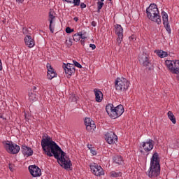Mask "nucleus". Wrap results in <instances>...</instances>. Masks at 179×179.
I'll return each instance as SVG.
<instances>
[{"mask_svg":"<svg viewBox=\"0 0 179 179\" xmlns=\"http://www.w3.org/2000/svg\"><path fill=\"white\" fill-rule=\"evenodd\" d=\"M41 145L46 156L49 157L54 156L61 167H63L65 170L71 169L72 162H71L69 157H66V153L50 136L43 138L41 141Z\"/></svg>","mask_w":179,"mask_h":179,"instance_id":"obj_1","label":"nucleus"},{"mask_svg":"<svg viewBox=\"0 0 179 179\" xmlns=\"http://www.w3.org/2000/svg\"><path fill=\"white\" fill-rule=\"evenodd\" d=\"M146 13L148 18L151 20V22H155L157 24H162V17L160 16L157 5L151 3L149 7L146 8Z\"/></svg>","mask_w":179,"mask_h":179,"instance_id":"obj_2","label":"nucleus"},{"mask_svg":"<svg viewBox=\"0 0 179 179\" xmlns=\"http://www.w3.org/2000/svg\"><path fill=\"white\" fill-rule=\"evenodd\" d=\"M131 83L125 78H117L115 81V87L117 92H127Z\"/></svg>","mask_w":179,"mask_h":179,"instance_id":"obj_3","label":"nucleus"},{"mask_svg":"<svg viewBox=\"0 0 179 179\" xmlns=\"http://www.w3.org/2000/svg\"><path fill=\"white\" fill-rule=\"evenodd\" d=\"M167 69L171 73L178 75L179 73V60H166L165 61Z\"/></svg>","mask_w":179,"mask_h":179,"instance_id":"obj_4","label":"nucleus"},{"mask_svg":"<svg viewBox=\"0 0 179 179\" xmlns=\"http://www.w3.org/2000/svg\"><path fill=\"white\" fill-rule=\"evenodd\" d=\"M4 147L8 153L10 155H17L20 151V147L12 141H7L4 144Z\"/></svg>","mask_w":179,"mask_h":179,"instance_id":"obj_5","label":"nucleus"},{"mask_svg":"<svg viewBox=\"0 0 179 179\" xmlns=\"http://www.w3.org/2000/svg\"><path fill=\"white\" fill-rule=\"evenodd\" d=\"M148 176L150 178H156L160 176V166L150 165Z\"/></svg>","mask_w":179,"mask_h":179,"instance_id":"obj_6","label":"nucleus"},{"mask_svg":"<svg viewBox=\"0 0 179 179\" xmlns=\"http://www.w3.org/2000/svg\"><path fill=\"white\" fill-rule=\"evenodd\" d=\"M90 168L92 174H94V176H96L97 177L104 176V170H103V168H101V166H99V164L92 163L90 165Z\"/></svg>","mask_w":179,"mask_h":179,"instance_id":"obj_7","label":"nucleus"},{"mask_svg":"<svg viewBox=\"0 0 179 179\" xmlns=\"http://www.w3.org/2000/svg\"><path fill=\"white\" fill-rule=\"evenodd\" d=\"M141 149H143L147 153L150 152L155 148V141L148 139L145 142H142L140 145Z\"/></svg>","mask_w":179,"mask_h":179,"instance_id":"obj_8","label":"nucleus"},{"mask_svg":"<svg viewBox=\"0 0 179 179\" xmlns=\"http://www.w3.org/2000/svg\"><path fill=\"white\" fill-rule=\"evenodd\" d=\"M124 106L122 105H118L116 107H114L113 111L111 115V118L115 120V118H118V117H121L122 114H124Z\"/></svg>","mask_w":179,"mask_h":179,"instance_id":"obj_9","label":"nucleus"},{"mask_svg":"<svg viewBox=\"0 0 179 179\" xmlns=\"http://www.w3.org/2000/svg\"><path fill=\"white\" fill-rule=\"evenodd\" d=\"M106 141L109 145H114L115 142H117L118 137L113 131H108L106 134Z\"/></svg>","mask_w":179,"mask_h":179,"instance_id":"obj_10","label":"nucleus"},{"mask_svg":"<svg viewBox=\"0 0 179 179\" xmlns=\"http://www.w3.org/2000/svg\"><path fill=\"white\" fill-rule=\"evenodd\" d=\"M86 129L88 132H93L96 129V123L92 119L87 117L85 120Z\"/></svg>","mask_w":179,"mask_h":179,"instance_id":"obj_11","label":"nucleus"},{"mask_svg":"<svg viewBox=\"0 0 179 179\" xmlns=\"http://www.w3.org/2000/svg\"><path fill=\"white\" fill-rule=\"evenodd\" d=\"M29 171L32 177H40L41 176V169L36 165H30Z\"/></svg>","mask_w":179,"mask_h":179,"instance_id":"obj_12","label":"nucleus"},{"mask_svg":"<svg viewBox=\"0 0 179 179\" xmlns=\"http://www.w3.org/2000/svg\"><path fill=\"white\" fill-rule=\"evenodd\" d=\"M139 62H141L143 66H145V68H149L151 65L149 61V55H146V53H143L139 56Z\"/></svg>","mask_w":179,"mask_h":179,"instance_id":"obj_13","label":"nucleus"},{"mask_svg":"<svg viewBox=\"0 0 179 179\" xmlns=\"http://www.w3.org/2000/svg\"><path fill=\"white\" fill-rule=\"evenodd\" d=\"M63 68L64 69L65 73L69 76H72V73H75V65L73 64H64Z\"/></svg>","mask_w":179,"mask_h":179,"instance_id":"obj_14","label":"nucleus"},{"mask_svg":"<svg viewBox=\"0 0 179 179\" xmlns=\"http://www.w3.org/2000/svg\"><path fill=\"white\" fill-rule=\"evenodd\" d=\"M150 165L160 166V158L159 157V153L155 152L151 159Z\"/></svg>","mask_w":179,"mask_h":179,"instance_id":"obj_15","label":"nucleus"},{"mask_svg":"<svg viewBox=\"0 0 179 179\" xmlns=\"http://www.w3.org/2000/svg\"><path fill=\"white\" fill-rule=\"evenodd\" d=\"M47 69H48V75H47L48 79H50L51 80V79H54V78H57V73L52 69V66H51L50 64H47Z\"/></svg>","mask_w":179,"mask_h":179,"instance_id":"obj_16","label":"nucleus"},{"mask_svg":"<svg viewBox=\"0 0 179 179\" xmlns=\"http://www.w3.org/2000/svg\"><path fill=\"white\" fill-rule=\"evenodd\" d=\"M49 29L51 33H54V29L55 27V15H52L51 12L49 13Z\"/></svg>","mask_w":179,"mask_h":179,"instance_id":"obj_17","label":"nucleus"},{"mask_svg":"<svg viewBox=\"0 0 179 179\" xmlns=\"http://www.w3.org/2000/svg\"><path fill=\"white\" fill-rule=\"evenodd\" d=\"M24 43L29 48H33L34 45H36V43L34 42V39L31 38V36L27 35L24 38Z\"/></svg>","mask_w":179,"mask_h":179,"instance_id":"obj_18","label":"nucleus"},{"mask_svg":"<svg viewBox=\"0 0 179 179\" xmlns=\"http://www.w3.org/2000/svg\"><path fill=\"white\" fill-rule=\"evenodd\" d=\"M21 149L24 156H27V157H29V156H33V150H31V148H30L29 147L22 145Z\"/></svg>","mask_w":179,"mask_h":179,"instance_id":"obj_19","label":"nucleus"},{"mask_svg":"<svg viewBox=\"0 0 179 179\" xmlns=\"http://www.w3.org/2000/svg\"><path fill=\"white\" fill-rule=\"evenodd\" d=\"M94 93L95 94V100L97 103H101L103 101V92L99 89H94Z\"/></svg>","mask_w":179,"mask_h":179,"instance_id":"obj_20","label":"nucleus"},{"mask_svg":"<svg viewBox=\"0 0 179 179\" xmlns=\"http://www.w3.org/2000/svg\"><path fill=\"white\" fill-rule=\"evenodd\" d=\"M115 32L117 36H124V29L120 24H116Z\"/></svg>","mask_w":179,"mask_h":179,"instance_id":"obj_21","label":"nucleus"},{"mask_svg":"<svg viewBox=\"0 0 179 179\" xmlns=\"http://www.w3.org/2000/svg\"><path fill=\"white\" fill-rule=\"evenodd\" d=\"M106 110L107 114L111 118V115L113 114V111H114V105H113L111 103H109V104L106 105Z\"/></svg>","mask_w":179,"mask_h":179,"instance_id":"obj_22","label":"nucleus"},{"mask_svg":"<svg viewBox=\"0 0 179 179\" xmlns=\"http://www.w3.org/2000/svg\"><path fill=\"white\" fill-rule=\"evenodd\" d=\"M169 146L172 149H179V140L174 139L171 142L169 143Z\"/></svg>","mask_w":179,"mask_h":179,"instance_id":"obj_23","label":"nucleus"},{"mask_svg":"<svg viewBox=\"0 0 179 179\" xmlns=\"http://www.w3.org/2000/svg\"><path fill=\"white\" fill-rule=\"evenodd\" d=\"M113 160L114 163H116V164H122L124 163V160L122 159V157L120 155H116L113 157Z\"/></svg>","mask_w":179,"mask_h":179,"instance_id":"obj_24","label":"nucleus"},{"mask_svg":"<svg viewBox=\"0 0 179 179\" xmlns=\"http://www.w3.org/2000/svg\"><path fill=\"white\" fill-rule=\"evenodd\" d=\"M168 118L171 121L173 124H176L177 121L176 120V117L174 116V114L171 111H169L167 113Z\"/></svg>","mask_w":179,"mask_h":179,"instance_id":"obj_25","label":"nucleus"},{"mask_svg":"<svg viewBox=\"0 0 179 179\" xmlns=\"http://www.w3.org/2000/svg\"><path fill=\"white\" fill-rule=\"evenodd\" d=\"M157 55H158V57H159V58H166V57H167V55H169V54H167L166 52H164L163 50H156L155 51Z\"/></svg>","mask_w":179,"mask_h":179,"instance_id":"obj_26","label":"nucleus"},{"mask_svg":"<svg viewBox=\"0 0 179 179\" xmlns=\"http://www.w3.org/2000/svg\"><path fill=\"white\" fill-rule=\"evenodd\" d=\"M29 101H37V100H38L37 94H36V93H34V92L29 93Z\"/></svg>","mask_w":179,"mask_h":179,"instance_id":"obj_27","label":"nucleus"},{"mask_svg":"<svg viewBox=\"0 0 179 179\" xmlns=\"http://www.w3.org/2000/svg\"><path fill=\"white\" fill-rule=\"evenodd\" d=\"M162 16L163 24L169 23V15L167 14V13L162 11Z\"/></svg>","mask_w":179,"mask_h":179,"instance_id":"obj_28","label":"nucleus"},{"mask_svg":"<svg viewBox=\"0 0 179 179\" xmlns=\"http://www.w3.org/2000/svg\"><path fill=\"white\" fill-rule=\"evenodd\" d=\"M110 177H113V178H117V177H121V172L112 171L110 173Z\"/></svg>","mask_w":179,"mask_h":179,"instance_id":"obj_29","label":"nucleus"},{"mask_svg":"<svg viewBox=\"0 0 179 179\" xmlns=\"http://www.w3.org/2000/svg\"><path fill=\"white\" fill-rule=\"evenodd\" d=\"M73 38L74 41L78 43L81 38H82V32L80 33H76L73 36Z\"/></svg>","mask_w":179,"mask_h":179,"instance_id":"obj_30","label":"nucleus"},{"mask_svg":"<svg viewBox=\"0 0 179 179\" xmlns=\"http://www.w3.org/2000/svg\"><path fill=\"white\" fill-rule=\"evenodd\" d=\"M164 27L166 29L167 33L169 34H171V27H170V23L169 22H166V23H164Z\"/></svg>","mask_w":179,"mask_h":179,"instance_id":"obj_31","label":"nucleus"},{"mask_svg":"<svg viewBox=\"0 0 179 179\" xmlns=\"http://www.w3.org/2000/svg\"><path fill=\"white\" fill-rule=\"evenodd\" d=\"M66 45L69 48L70 47H72V38H69V39H66L65 41Z\"/></svg>","mask_w":179,"mask_h":179,"instance_id":"obj_32","label":"nucleus"},{"mask_svg":"<svg viewBox=\"0 0 179 179\" xmlns=\"http://www.w3.org/2000/svg\"><path fill=\"white\" fill-rule=\"evenodd\" d=\"M122 38H124V35L117 36V41L118 45H120V44L122 43Z\"/></svg>","mask_w":179,"mask_h":179,"instance_id":"obj_33","label":"nucleus"},{"mask_svg":"<svg viewBox=\"0 0 179 179\" xmlns=\"http://www.w3.org/2000/svg\"><path fill=\"white\" fill-rule=\"evenodd\" d=\"M78 100V98H76V96H75L74 94L70 95V97H69V101H73V102H75Z\"/></svg>","mask_w":179,"mask_h":179,"instance_id":"obj_34","label":"nucleus"},{"mask_svg":"<svg viewBox=\"0 0 179 179\" xmlns=\"http://www.w3.org/2000/svg\"><path fill=\"white\" fill-rule=\"evenodd\" d=\"M104 5V3L99 1L97 3V9L99 10V12H100V10H101V8H103V6Z\"/></svg>","mask_w":179,"mask_h":179,"instance_id":"obj_35","label":"nucleus"},{"mask_svg":"<svg viewBox=\"0 0 179 179\" xmlns=\"http://www.w3.org/2000/svg\"><path fill=\"white\" fill-rule=\"evenodd\" d=\"M71 3H73L74 6H79L80 5V0H73Z\"/></svg>","mask_w":179,"mask_h":179,"instance_id":"obj_36","label":"nucleus"},{"mask_svg":"<svg viewBox=\"0 0 179 179\" xmlns=\"http://www.w3.org/2000/svg\"><path fill=\"white\" fill-rule=\"evenodd\" d=\"M74 67L76 66L77 68H82V66L79 64V62L76 61H73Z\"/></svg>","mask_w":179,"mask_h":179,"instance_id":"obj_37","label":"nucleus"},{"mask_svg":"<svg viewBox=\"0 0 179 179\" xmlns=\"http://www.w3.org/2000/svg\"><path fill=\"white\" fill-rule=\"evenodd\" d=\"M73 31V29H71V27H68L66 28V33L71 34Z\"/></svg>","mask_w":179,"mask_h":179,"instance_id":"obj_38","label":"nucleus"},{"mask_svg":"<svg viewBox=\"0 0 179 179\" xmlns=\"http://www.w3.org/2000/svg\"><path fill=\"white\" fill-rule=\"evenodd\" d=\"M90 150V153H92L93 156H96V155H97V152H96V150H94V147Z\"/></svg>","mask_w":179,"mask_h":179,"instance_id":"obj_39","label":"nucleus"},{"mask_svg":"<svg viewBox=\"0 0 179 179\" xmlns=\"http://www.w3.org/2000/svg\"><path fill=\"white\" fill-rule=\"evenodd\" d=\"M8 169L11 171H13V170H15V166L11 164H8Z\"/></svg>","mask_w":179,"mask_h":179,"instance_id":"obj_40","label":"nucleus"},{"mask_svg":"<svg viewBox=\"0 0 179 179\" xmlns=\"http://www.w3.org/2000/svg\"><path fill=\"white\" fill-rule=\"evenodd\" d=\"M80 6L81 9H85V8H86V4H85V3H81Z\"/></svg>","mask_w":179,"mask_h":179,"instance_id":"obj_41","label":"nucleus"},{"mask_svg":"<svg viewBox=\"0 0 179 179\" xmlns=\"http://www.w3.org/2000/svg\"><path fill=\"white\" fill-rule=\"evenodd\" d=\"M91 25L93 27H96V26H97V22H96V21H92L91 22Z\"/></svg>","mask_w":179,"mask_h":179,"instance_id":"obj_42","label":"nucleus"},{"mask_svg":"<svg viewBox=\"0 0 179 179\" xmlns=\"http://www.w3.org/2000/svg\"><path fill=\"white\" fill-rule=\"evenodd\" d=\"M90 48H92V50H96V45L94 44H90Z\"/></svg>","mask_w":179,"mask_h":179,"instance_id":"obj_43","label":"nucleus"},{"mask_svg":"<svg viewBox=\"0 0 179 179\" xmlns=\"http://www.w3.org/2000/svg\"><path fill=\"white\" fill-rule=\"evenodd\" d=\"M87 37L83 36V34H82L81 33V40H86Z\"/></svg>","mask_w":179,"mask_h":179,"instance_id":"obj_44","label":"nucleus"},{"mask_svg":"<svg viewBox=\"0 0 179 179\" xmlns=\"http://www.w3.org/2000/svg\"><path fill=\"white\" fill-rule=\"evenodd\" d=\"M62 1H65V2H67L68 3H72V1L73 0H62Z\"/></svg>","mask_w":179,"mask_h":179,"instance_id":"obj_45","label":"nucleus"},{"mask_svg":"<svg viewBox=\"0 0 179 179\" xmlns=\"http://www.w3.org/2000/svg\"><path fill=\"white\" fill-rule=\"evenodd\" d=\"M87 148H88V149L90 150L91 149H93V146L92 145H87Z\"/></svg>","mask_w":179,"mask_h":179,"instance_id":"obj_46","label":"nucleus"},{"mask_svg":"<svg viewBox=\"0 0 179 179\" xmlns=\"http://www.w3.org/2000/svg\"><path fill=\"white\" fill-rule=\"evenodd\" d=\"M0 71H2V62L0 59Z\"/></svg>","mask_w":179,"mask_h":179,"instance_id":"obj_47","label":"nucleus"},{"mask_svg":"<svg viewBox=\"0 0 179 179\" xmlns=\"http://www.w3.org/2000/svg\"><path fill=\"white\" fill-rule=\"evenodd\" d=\"M73 20H75V22H78V20H79V18L78 17H75L73 18Z\"/></svg>","mask_w":179,"mask_h":179,"instance_id":"obj_48","label":"nucleus"},{"mask_svg":"<svg viewBox=\"0 0 179 179\" xmlns=\"http://www.w3.org/2000/svg\"><path fill=\"white\" fill-rule=\"evenodd\" d=\"M16 2H18V3H22L23 0H16Z\"/></svg>","mask_w":179,"mask_h":179,"instance_id":"obj_49","label":"nucleus"},{"mask_svg":"<svg viewBox=\"0 0 179 179\" xmlns=\"http://www.w3.org/2000/svg\"><path fill=\"white\" fill-rule=\"evenodd\" d=\"M26 30H27L26 28H23L22 32L24 33H24H26Z\"/></svg>","mask_w":179,"mask_h":179,"instance_id":"obj_50","label":"nucleus"},{"mask_svg":"<svg viewBox=\"0 0 179 179\" xmlns=\"http://www.w3.org/2000/svg\"><path fill=\"white\" fill-rule=\"evenodd\" d=\"M34 90H37V87L34 86Z\"/></svg>","mask_w":179,"mask_h":179,"instance_id":"obj_51","label":"nucleus"},{"mask_svg":"<svg viewBox=\"0 0 179 179\" xmlns=\"http://www.w3.org/2000/svg\"><path fill=\"white\" fill-rule=\"evenodd\" d=\"M81 43H85V39H81Z\"/></svg>","mask_w":179,"mask_h":179,"instance_id":"obj_52","label":"nucleus"},{"mask_svg":"<svg viewBox=\"0 0 179 179\" xmlns=\"http://www.w3.org/2000/svg\"><path fill=\"white\" fill-rule=\"evenodd\" d=\"M101 2H104V0H101Z\"/></svg>","mask_w":179,"mask_h":179,"instance_id":"obj_53","label":"nucleus"},{"mask_svg":"<svg viewBox=\"0 0 179 179\" xmlns=\"http://www.w3.org/2000/svg\"><path fill=\"white\" fill-rule=\"evenodd\" d=\"M0 118H3L2 115L0 116Z\"/></svg>","mask_w":179,"mask_h":179,"instance_id":"obj_54","label":"nucleus"},{"mask_svg":"<svg viewBox=\"0 0 179 179\" xmlns=\"http://www.w3.org/2000/svg\"><path fill=\"white\" fill-rule=\"evenodd\" d=\"M141 153H142V152H143V151L141 150Z\"/></svg>","mask_w":179,"mask_h":179,"instance_id":"obj_55","label":"nucleus"},{"mask_svg":"<svg viewBox=\"0 0 179 179\" xmlns=\"http://www.w3.org/2000/svg\"><path fill=\"white\" fill-rule=\"evenodd\" d=\"M109 1H111V0H109Z\"/></svg>","mask_w":179,"mask_h":179,"instance_id":"obj_56","label":"nucleus"}]
</instances>
